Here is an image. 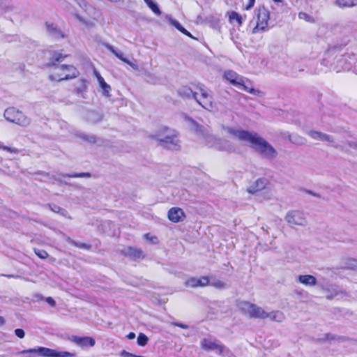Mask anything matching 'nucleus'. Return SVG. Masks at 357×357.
Returning a JSON list of instances; mask_svg holds the SVG:
<instances>
[{
  "label": "nucleus",
  "mask_w": 357,
  "mask_h": 357,
  "mask_svg": "<svg viewBox=\"0 0 357 357\" xmlns=\"http://www.w3.org/2000/svg\"><path fill=\"white\" fill-rule=\"evenodd\" d=\"M150 137L159 142L162 147L172 150L178 151L181 148L178 133L168 127H162Z\"/></svg>",
  "instance_id": "1"
},
{
  "label": "nucleus",
  "mask_w": 357,
  "mask_h": 357,
  "mask_svg": "<svg viewBox=\"0 0 357 357\" xmlns=\"http://www.w3.org/2000/svg\"><path fill=\"white\" fill-rule=\"evenodd\" d=\"M249 143L256 152L267 159H274L278 155L273 146L255 132H253Z\"/></svg>",
  "instance_id": "2"
},
{
  "label": "nucleus",
  "mask_w": 357,
  "mask_h": 357,
  "mask_svg": "<svg viewBox=\"0 0 357 357\" xmlns=\"http://www.w3.org/2000/svg\"><path fill=\"white\" fill-rule=\"evenodd\" d=\"M22 354H27L26 357H73L74 354L68 351H57L56 350L43 347H38L33 349H24L20 352Z\"/></svg>",
  "instance_id": "3"
},
{
  "label": "nucleus",
  "mask_w": 357,
  "mask_h": 357,
  "mask_svg": "<svg viewBox=\"0 0 357 357\" xmlns=\"http://www.w3.org/2000/svg\"><path fill=\"white\" fill-rule=\"evenodd\" d=\"M77 70L73 65H61L53 68L49 78L51 81L61 82L75 78L78 75Z\"/></svg>",
  "instance_id": "4"
},
{
  "label": "nucleus",
  "mask_w": 357,
  "mask_h": 357,
  "mask_svg": "<svg viewBox=\"0 0 357 357\" xmlns=\"http://www.w3.org/2000/svg\"><path fill=\"white\" fill-rule=\"evenodd\" d=\"M3 116L6 121L22 127H26L31 123L30 118L13 107L7 108L4 111Z\"/></svg>",
  "instance_id": "5"
},
{
  "label": "nucleus",
  "mask_w": 357,
  "mask_h": 357,
  "mask_svg": "<svg viewBox=\"0 0 357 357\" xmlns=\"http://www.w3.org/2000/svg\"><path fill=\"white\" fill-rule=\"evenodd\" d=\"M238 308L242 312L248 314L250 318L266 319L268 313L261 307L248 301H241L238 304Z\"/></svg>",
  "instance_id": "6"
},
{
  "label": "nucleus",
  "mask_w": 357,
  "mask_h": 357,
  "mask_svg": "<svg viewBox=\"0 0 357 357\" xmlns=\"http://www.w3.org/2000/svg\"><path fill=\"white\" fill-rule=\"evenodd\" d=\"M201 347L205 351H215L218 354L229 357L231 353L225 345L220 344L217 340L204 338L201 341Z\"/></svg>",
  "instance_id": "7"
},
{
  "label": "nucleus",
  "mask_w": 357,
  "mask_h": 357,
  "mask_svg": "<svg viewBox=\"0 0 357 357\" xmlns=\"http://www.w3.org/2000/svg\"><path fill=\"white\" fill-rule=\"evenodd\" d=\"M196 89L199 90L201 94L200 98L197 97L196 102L204 109L210 112L212 111L215 107L212 95L205 88L204 85L202 84L196 85Z\"/></svg>",
  "instance_id": "8"
},
{
  "label": "nucleus",
  "mask_w": 357,
  "mask_h": 357,
  "mask_svg": "<svg viewBox=\"0 0 357 357\" xmlns=\"http://www.w3.org/2000/svg\"><path fill=\"white\" fill-rule=\"evenodd\" d=\"M284 220L291 227L305 226L307 224V220L303 213L298 210L289 211L286 214Z\"/></svg>",
  "instance_id": "9"
},
{
  "label": "nucleus",
  "mask_w": 357,
  "mask_h": 357,
  "mask_svg": "<svg viewBox=\"0 0 357 357\" xmlns=\"http://www.w3.org/2000/svg\"><path fill=\"white\" fill-rule=\"evenodd\" d=\"M269 11L264 6L259 7L257 10V22L255 27L252 30V33H255L258 30L264 31L268 26L269 20Z\"/></svg>",
  "instance_id": "10"
},
{
  "label": "nucleus",
  "mask_w": 357,
  "mask_h": 357,
  "mask_svg": "<svg viewBox=\"0 0 357 357\" xmlns=\"http://www.w3.org/2000/svg\"><path fill=\"white\" fill-rule=\"evenodd\" d=\"M224 130L229 134L237 137L240 141L249 142L254 132H249L244 130H237L232 127L224 128Z\"/></svg>",
  "instance_id": "11"
},
{
  "label": "nucleus",
  "mask_w": 357,
  "mask_h": 357,
  "mask_svg": "<svg viewBox=\"0 0 357 357\" xmlns=\"http://www.w3.org/2000/svg\"><path fill=\"white\" fill-rule=\"evenodd\" d=\"M46 32L53 39L59 40L66 38L65 33L54 24L45 23Z\"/></svg>",
  "instance_id": "12"
},
{
  "label": "nucleus",
  "mask_w": 357,
  "mask_h": 357,
  "mask_svg": "<svg viewBox=\"0 0 357 357\" xmlns=\"http://www.w3.org/2000/svg\"><path fill=\"white\" fill-rule=\"evenodd\" d=\"M69 340L81 347H93L95 345V340L91 337H79L72 335L69 337Z\"/></svg>",
  "instance_id": "13"
},
{
  "label": "nucleus",
  "mask_w": 357,
  "mask_h": 357,
  "mask_svg": "<svg viewBox=\"0 0 357 357\" xmlns=\"http://www.w3.org/2000/svg\"><path fill=\"white\" fill-rule=\"evenodd\" d=\"M210 282V279L207 276H202L200 278H190L187 280L185 282V285L186 287H190L192 288L195 287H204L208 285Z\"/></svg>",
  "instance_id": "14"
},
{
  "label": "nucleus",
  "mask_w": 357,
  "mask_h": 357,
  "mask_svg": "<svg viewBox=\"0 0 357 357\" xmlns=\"http://www.w3.org/2000/svg\"><path fill=\"white\" fill-rule=\"evenodd\" d=\"M169 220L174 223L182 222L185 218L183 211L178 207H173L170 208L167 214Z\"/></svg>",
  "instance_id": "15"
},
{
  "label": "nucleus",
  "mask_w": 357,
  "mask_h": 357,
  "mask_svg": "<svg viewBox=\"0 0 357 357\" xmlns=\"http://www.w3.org/2000/svg\"><path fill=\"white\" fill-rule=\"evenodd\" d=\"M67 54H63L58 51H53L50 52V57L47 63V66L55 68L56 66H61V63L66 57Z\"/></svg>",
  "instance_id": "16"
},
{
  "label": "nucleus",
  "mask_w": 357,
  "mask_h": 357,
  "mask_svg": "<svg viewBox=\"0 0 357 357\" xmlns=\"http://www.w3.org/2000/svg\"><path fill=\"white\" fill-rule=\"evenodd\" d=\"M122 253L125 256L128 257L134 260L144 258V255L143 254L142 250L141 249L136 248H132V247L126 248L122 250Z\"/></svg>",
  "instance_id": "17"
},
{
  "label": "nucleus",
  "mask_w": 357,
  "mask_h": 357,
  "mask_svg": "<svg viewBox=\"0 0 357 357\" xmlns=\"http://www.w3.org/2000/svg\"><path fill=\"white\" fill-rule=\"evenodd\" d=\"M268 183V180L265 178H258L247 189V191L250 194H255L264 190L267 185Z\"/></svg>",
  "instance_id": "18"
},
{
  "label": "nucleus",
  "mask_w": 357,
  "mask_h": 357,
  "mask_svg": "<svg viewBox=\"0 0 357 357\" xmlns=\"http://www.w3.org/2000/svg\"><path fill=\"white\" fill-rule=\"evenodd\" d=\"M74 17L82 24L84 25L88 29L94 27L96 22L98 20L97 17H84L78 13H75Z\"/></svg>",
  "instance_id": "19"
},
{
  "label": "nucleus",
  "mask_w": 357,
  "mask_h": 357,
  "mask_svg": "<svg viewBox=\"0 0 357 357\" xmlns=\"http://www.w3.org/2000/svg\"><path fill=\"white\" fill-rule=\"evenodd\" d=\"M93 75L97 78L99 85L102 89V94L106 97H109L111 86L105 82L103 77L100 75V73L97 70H93Z\"/></svg>",
  "instance_id": "20"
},
{
  "label": "nucleus",
  "mask_w": 357,
  "mask_h": 357,
  "mask_svg": "<svg viewBox=\"0 0 357 357\" xmlns=\"http://www.w3.org/2000/svg\"><path fill=\"white\" fill-rule=\"evenodd\" d=\"M104 46L109 50L112 53H113L118 59L123 61L124 63L128 64L134 69H136V66L133 64L132 62H130L129 60H128L126 58L124 57L123 52L120 51H117L115 50V48L109 43H104Z\"/></svg>",
  "instance_id": "21"
},
{
  "label": "nucleus",
  "mask_w": 357,
  "mask_h": 357,
  "mask_svg": "<svg viewBox=\"0 0 357 357\" xmlns=\"http://www.w3.org/2000/svg\"><path fill=\"white\" fill-rule=\"evenodd\" d=\"M308 135L313 138L314 139L321 140L323 142H328L331 143H333L334 140L332 136L328 135L327 134L315 131V130H310L308 132Z\"/></svg>",
  "instance_id": "22"
},
{
  "label": "nucleus",
  "mask_w": 357,
  "mask_h": 357,
  "mask_svg": "<svg viewBox=\"0 0 357 357\" xmlns=\"http://www.w3.org/2000/svg\"><path fill=\"white\" fill-rule=\"evenodd\" d=\"M178 94L183 98L197 100V93L194 92L191 88L187 86L181 87L178 90Z\"/></svg>",
  "instance_id": "23"
},
{
  "label": "nucleus",
  "mask_w": 357,
  "mask_h": 357,
  "mask_svg": "<svg viewBox=\"0 0 357 357\" xmlns=\"http://www.w3.org/2000/svg\"><path fill=\"white\" fill-rule=\"evenodd\" d=\"M225 78L233 84H242L243 79L233 70H227L224 75Z\"/></svg>",
  "instance_id": "24"
},
{
  "label": "nucleus",
  "mask_w": 357,
  "mask_h": 357,
  "mask_svg": "<svg viewBox=\"0 0 357 357\" xmlns=\"http://www.w3.org/2000/svg\"><path fill=\"white\" fill-rule=\"evenodd\" d=\"M299 282L305 286L313 287L317 283V278L312 275H300L298 278Z\"/></svg>",
  "instance_id": "25"
},
{
  "label": "nucleus",
  "mask_w": 357,
  "mask_h": 357,
  "mask_svg": "<svg viewBox=\"0 0 357 357\" xmlns=\"http://www.w3.org/2000/svg\"><path fill=\"white\" fill-rule=\"evenodd\" d=\"M86 89H87V84H86V80L79 79L75 84V93L78 96H81V97L83 98H86V95H85Z\"/></svg>",
  "instance_id": "26"
},
{
  "label": "nucleus",
  "mask_w": 357,
  "mask_h": 357,
  "mask_svg": "<svg viewBox=\"0 0 357 357\" xmlns=\"http://www.w3.org/2000/svg\"><path fill=\"white\" fill-rule=\"evenodd\" d=\"M86 121L91 123H97L102 121V114L96 111L91 110L88 111L86 116Z\"/></svg>",
  "instance_id": "27"
},
{
  "label": "nucleus",
  "mask_w": 357,
  "mask_h": 357,
  "mask_svg": "<svg viewBox=\"0 0 357 357\" xmlns=\"http://www.w3.org/2000/svg\"><path fill=\"white\" fill-rule=\"evenodd\" d=\"M185 120L188 121L191 124V129L193 130L196 133L205 135L206 132V128L197 123L192 118L186 116Z\"/></svg>",
  "instance_id": "28"
},
{
  "label": "nucleus",
  "mask_w": 357,
  "mask_h": 357,
  "mask_svg": "<svg viewBox=\"0 0 357 357\" xmlns=\"http://www.w3.org/2000/svg\"><path fill=\"white\" fill-rule=\"evenodd\" d=\"M335 5L341 8H353L357 6V0H335Z\"/></svg>",
  "instance_id": "29"
},
{
  "label": "nucleus",
  "mask_w": 357,
  "mask_h": 357,
  "mask_svg": "<svg viewBox=\"0 0 357 357\" xmlns=\"http://www.w3.org/2000/svg\"><path fill=\"white\" fill-rule=\"evenodd\" d=\"M208 278L210 279L209 285H211L218 289H224L227 287L226 283L217 279L215 276L211 275Z\"/></svg>",
  "instance_id": "30"
},
{
  "label": "nucleus",
  "mask_w": 357,
  "mask_h": 357,
  "mask_svg": "<svg viewBox=\"0 0 357 357\" xmlns=\"http://www.w3.org/2000/svg\"><path fill=\"white\" fill-rule=\"evenodd\" d=\"M169 21L170 24L174 26L176 29H177L182 33L191 37V34L189 31H188L182 25L176 20L172 18L171 17H168Z\"/></svg>",
  "instance_id": "31"
},
{
  "label": "nucleus",
  "mask_w": 357,
  "mask_h": 357,
  "mask_svg": "<svg viewBox=\"0 0 357 357\" xmlns=\"http://www.w3.org/2000/svg\"><path fill=\"white\" fill-rule=\"evenodd\" d=\"M147 6L157 15H161V11L158 4L152 0H144Z\"/></svg>",
  "instance_id": "32"
},
{
  "label": "nucleus",
  "mask_w": 357,
  "mask_h": 357,
  "mask_svg": "<svg viewBox=\"0 0 357 357\" xmlns=\"http://www.w3.org/2000/svg\"><path fill=\"white\" fill-rule=\"evenodd\" d=\"M77 136L80 139H82L90 144H95L98 142V139L95 135H86L84 133H79L77 135Z\"/></svg>",
  "instance_id": "33"
},
{
  "label": "nucleus",
  "mask_w": 357,
  "mask_h": 357,
  "mask_svg": "<svg viewBox=\"0 0 357 357\" xmlns=\"http://www.w3.org/2000/svg\"><path fill=\"white\" fill-rule=\"evenodd\" d=\"M63 177L68 178H90L91 176V174L89 172H82V173H75V174H62Z\"/></svg>",
  "instance_id": "34"
},
{
  "label": "nucleus",
  "mask_w": 357,
  "mask_h": 357,
  "mask_svg": "<svg viewBox=\"0 0 357 357\" xmlns=\"http://www.w3.org/2000/svg\"><path fill=\"white\" fill-rule=\"evenodd\" d=\"M268 318L274 321H281L283 319V314L280 312H272L268 313Z\"/></svg>",
  "instance_id": "35"
},
{
  "label": "nucleus",
  "mask_w": 357,
  "mask_h": 357,
  "mask_svg": "<svg viewBox=\"0 0 357 357\" xmlns=\"http://www.w3.org/2000/svg\"><path fill=\"white\" fill-rule=\"evenodd\" d=\"M148 340V337L145 334L141 333L137 337V342L138 345L144 347L147 344Z\"/></svg>",
  "instance_id": "36"
},
{
  "label": "nucleus",
  "mask_w": 357,
  "mask_h": 357,
  "mask_svg": "<svg viewBox=\"0 0 357 357\" xmlns=\"http://www.w3.org/2000/svg\"><path fill=\"white\" fill-rule=\"evenodd\" d=\"M241 85L243 86V88L245 91H246L248 93L253 94L255 96H261V94L262 93V92L260 91L259 90L255 89L254 88H248L247 86L244 85L243 83Z\"/></svg>",
  "instance_id": "37"
},
{
  "label": "nucleus",
  "mask_w": 357,
  "mask_h": 357,
  "mask_svg": "<svg viewBox=\"0 0 357 357\" xmlns=\"http://www.w3.org/2000/svg\"><path fill=\"white\" fill-rule=\"evenodd\" d=\"M69 242L75 245V247H77V248H82V249H86V250H89L91 248V245H88L86 243H79V242H76L73 240H71V239H69Z\"/></svg>",
  "instance_id": "38"
},
{
  "label": "nucleus",
  "mask_w": 357,
  "mask_h": 357,
  "mask_svg": "<svg viewBox=\"0 0 357 357\" xmlns=\"http://www.w3.org/2000/svg\"><path fill=\"white\" fill-rule=\"evenodd\" d=\"M230 20H236L239 25L242 24V17L236 12H231L229 15Z\"/></svg>",
  "instance_id": "39"
},
{
  "label": "nucleus",
  "mask_w": 357,
  "mask_h": 357,
  "mask_svg": "<svg viewBox=\"0 0 357 357\" xmlns=\"http://www.w3.org/2000/svg\"><path fill=\"white\" fill-rule=\"evenodd\" d=\"M50 209L56 213H61V215H64V213L66 212L63 208H61L60 206L55 205V204H48Z\"/></svg>",
  "instance_id": "40"
},
{
  "label": "nucleus",
  "mask_w": 357,
  "mask_h": 357,
  "mask_svg": "<svg viewBox=\"0 0 357 357\" xmlns=\"http://www.w3.org/2000/svg\"><path fill=\"white\" fill-rule=\"evenodd\" d=\"M325 340H328V341L337 340L339 342H342L345 340V337H336L334 335L328 333V334L325 335Z\"/></svg>",
  "instance_id": "41"
},
{
  "label": "nucleus",
  "mask_w": 357,
  "mask_h": 357,
  "mask_svg": "<svg viewBox=\"0 0 357 357\" xmlns=\"http://www.w3.org/2000/svg\"><path fill=\"white\" fill-rule=\"evenodd\" d=\"M34 251L36 255L40 259H44L47 258L49 256L48 253L44 250L35 249Z\"/></svg>",
  "instance_id": "42"
},
{
  "label": "nucleus",
  "mask_w": 357,
  "mask_h": 357,
  "mask_svg": "<svg viewBox=\"0 0 357 357\" xmlns=\"http://www.w3.org/2000/svg\"><path fill=\"white\" fill-rule=\"evenodd\" d=\"M0 149H3L12 153H17L19 152L17 149L4 146L1 142Z\"/></svg>",
  "instance_id": "43"
},
{
  "label": "nucleus",
  "mask_w": 357,
  "mask_h": 357,
  "mask_svg": "<svg viewBox=\"0 0 357 357\" xmlns=\"http://www.w3.org/2000/svg\"><path fill=\"white\" fill-rule=\"evenodd\" d=\"M347 266H348V268L352 269L357 268V260L354 259H349L347 262Z\"/></svg>",
  "instance_id": "44"
},
{
  "label": "nucleus",
  "mask_w": 357,
  "mask_h": 357,
  "mask_svg": "<svg viewBox=\"0 0 357 357\" xmlns=\"http://www.w3.org/2000/svg\"><path fill=\"white\" fill-rule=\"evenodd\" d=\"M14 8L15 7L13 5H3L1 6L2 12L4 14L13 11Z\"/></svg>",
  "instance_id": "45"
},
{
  "label": "nucleus",
  "mask_w": 357,
  "mask_h": 357,
  "mask_svg": "<svg viewBox=\"0 0 357 357\" xmlns=\"http://www.w3.org/2000/svg\"><path fill=\"white\" fill-rule=\"evenodd\" d=\"M345 144L349 148L357 151V141H347Z\"/></svg>",
  "instance_id": "46"
},
{
  "label": "nucleus",
  "mask_w": 357,
  "mask_h": 357,
  "mask_svg": "<svg viewBox=\"0 0 357 357\" xmlns=\"http://www.w3.org/2000/svg\"><path fill=\"white\" fill-rule=\"evenodd\" d=\"M15 334L16 336H17L19 338H24L25 336V333L23 329L21 328H17L15 330Z\"/></svg>",
  "instance_id": "47"
},
{
  "label": "nucleus",
  "mask_w": 357,
  "mask_h": 357,
  "mask_svg": "<svg viewBox=\"0 0 357 357\" xmlns=\"http://www.w3.org/2000/svg\"><path fill=\"white\" fill-rule=\"evenodd\" d=\"M144 236L147 240L150 241L152 243L156 244L158 243V239L156 236H150L149 234H146Z\"/></svg>",
  "instance_id": "48"
},
{
  "label": "nucleus",
  "mask_w": 357,
  "mask_h": 357,
  "mask_svg": "<svg viewBox=\"0 0 357 357\" xmlns=\"http://www.w3.org/2000/svg\"><path fill=\"white\" fill-rule=\"evenodd\" d=\"M298 17L300 19H303L307 22H310V20L312 19V17L310 15H308L307 13H303V12L299 13Z\"/></svg>",
  "instance_id": "49"
},
{
  "label": "nucleus",
  "mask_w": 357,
  "mask_h": 357,
  "mask_svg": "<svg viewBox=\"0 0 357 357\" xmlns=\"http://www.w3.org/2000/svg\"><path fill=\"white\" fill-rule=\"evenodd\" d=\"M171 325H172L174 326H178V327H180L183 329H187L189 328V326L188 325L182 324V323H178V322H172Z\"/></svg>",
  "instance_id": "50"
},
{
  "label": "nucleus",
  "mask_w": 357,
  "mask_h": 357,
  "mask_svg": "<svg viewBox=\"0 0 357 357\" xmlns=\"http://www.w3.org/2000/svg\"><path fill=\"white\" fill-rule=\"evenodd\" d=\"M45 301L52 307H54L56 305V302L52 297L46 298Z\"/></svg>",
  "instance_id": "51"
},
{
  "label": "nucleus",
  "mask_w": 357,
  "mask_h": 357,
  "mask_svg": "<svg viewBox=\"0 0 357 357\" xmlns=\"http://www.w3.org/2000/svg\"><path fill=\"white\" fill-rule=\"evenodd\" d=\"M225 146L220 148L222 151H228L230 150V145L229 144V142L227 140H225L224 142Z\"/></svg>",
  "instance_id": "52"
},
{
  "label": "nucleus",
  "mask_w": 357,
  "mask_h": 357,
  "mask_svg": "<svg viewBox=\"0 0 357 357\" xmlns=\"http://www.w3.org/2000/svg\"><path fill=\"white\" fill-rule=\"evenodd\" d=\"M255 0H249V3L247 5L245 9L249 10L255 4Z\"/></svg>",
  "instance_id": "53"
},
{
  "label": "nucleus",
  "mask_w": 357,
  "mask_h": 357,
  "mask_svg": "<svg viewBox=\"0 0 357 357\" xmlns=\"http://www.w3.org/2000/svg\"><path fill=\"white\" fill-rule=\"evenodd\" d=\"M3 276L6 277L8 278H20V275H11V274H4Z\"/></svg>",
  "instance_id": "54"
},
{
  "label": "nucleus",
  "mask_w": 357,
  "mask_h": 357,
  "mask_svg": "<svg viewBox=\"0 0 357 357\" xmlns=\"http://www.w3.org/2000/svg\"><path fill=\"white\" fill-rule=\"evenodd\" d=\"M128 339L129 340H133L135 337V333L133 332H130L127 335Z\"/></svg>",
  "instance_id": "55"
},
{
  "label": "nucleus",
  "mask_w": 357,
  "mask_h": 357,
  "mask_svg": "<svg viewBox=\"0 0 357 357\" xmlns=\"http://www.w3.org/2000/svg\"><path fill=\"white\" fill-rule=\"evenodd\" d=\"M5 322V319L3 317H0V326L3 325Z\"/></svg>",
  "instance_id": "56"
},
{
  "label": "nucleus",
  "mask_w": 357,
  "mask_h": 357,
  "mask_svg": "<svg viewBox=\"0 0 357 357\" xmlns=\"http://www.w3.org/2000/svg\"><path fill=\"white\" fill-rule=\"evenodd\" d=\"M344 29H347V30L348 29L349 31H350V30H351L353 29V26L351 25V24H348L346 26H344Z\"/></svg>",
  "instance_id": "57"
},
{
  "label": "nucleus",
  "mask_w": 357,
  "mask_h": 357,
  "mask_svg": "<svg viewBox=\"0 0 357 357\" xmlns=\"http://www.w3.org/2000/svg\"><path fill=\"white\" fill-rule=\"evenodd\" d=\"M307 192H308L309 194H310V195H312L314 196V197H319V195H317V194H316V193H314V192H312V191L308 190V191H307Z\"/></svg>",
  "instance_id": "58"
},
{
  "label": "nucleus",
  "mask_w": 357,
  "mask_h": 357,
  "mask_svg": "<svg viewBox=\"0 0 357 357\" xmlns=\"http://www.w3.org/2000/svg\"><path fill=\"white\" fill-rule=\"evenodd\" d=\"M334 296L333 295H328L326 296V298L328 299V300H331L332 298H333Z\"/></svg>",
  "instance_id": "59"
},
{
  "label": "nucleus",
  "mask_w": 357,
  "mask_h": 357,
  "mask_svg": "<svg viewBox=\"0 0 357 357\" xmlns=\"http://www.w3.org/2000/svg\"><path fill=\"white\" fill-rule=\"evenodd\" d=\"M333 69L334 70H336L337 72H339V71L340 70V69H339V68H338L337 67H336V66H335V67H334V68H333Z\"/></svg>",
  "instance_id": "60"
},
{
  "label": "nucleus",
  "mask_w": 357,
  "mask_h": 357,
  "mask_svg": "<svg viewBox=\"0 0 357 357\" xmlns=\"http://www.w3.org/2000/svg\"><path fill=\"white\" fill-rule=\"evenodd\" d=\"M273 1L276 3H283L282 0H273Z\"/></svg>",
  "instance_id": "61"
},
{
  "label": "nucleus",
  "mask_w": 357,
  "mask_h": 357,
  "mask_svg": "<svg viewBox=\"0 0 357 357\" xmlns=\"http://www.w3.org/2000/svg\"><path fill=\"white\" fill-rule=\"evenodd\" d=\"M354 69H355V70L357 72V63H355Z\"/></svg>",
  "instance_id": "62"
},
{
  "label": "nucleus",
  "mask_w": 357,
  "mask_h": 357,
  "mask_svg": "<svg viewBox=\"0 0 357 357\" xmlns=\"http://www.w3.org/2000/svg\"><path fill=\"white\" fill-rule=\"evenodd\" d=\"M338 61H344V59L343 58H339L337 59Z\"/></svg>",
  "instance_id": "63"
},
{
  "label": "nucleus",
  "mask_w": 357,
  "mask_h": 357,
  "mask_svg": "<svg viewBox=\"0 0 357 357\" xmlns=\"http://www.w3.org/2000/svg\"><path fill=\"white\" fill-rule=\"evenodd\" d=\"M263 230L266 231V233H268L267 229H266L264 227H262L261 228Z\"/></svg>",
  "instance_id": "64"
}]
</instances>
